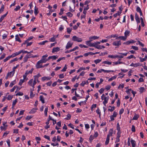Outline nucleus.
Instances as JSON below:
<instances>
[{"mask_svg": "<svg viewBox=\"0 0 147 147\" xmlns=\"http://www.w3.org/2000/svg\"><path fill=\"white\" fill-rule=\"evenodd\" d=\"M109 97L108 96V97H106L104 94H102V95L101 96L102 100H104L103 102V103L105 106H106V104L108 102Z\"/></svg>", "mask_w": 147, "mask_h": 147, "instance_id": "obj_1", "label": "nucleus"}, {"mask_svg": "<svg viewBox=\"0 0 147 147\" xmlns=\"http://www.w3.org/2000/svg\"><path fill=\"white\" fill-rule=\"evenodd\" d=\"M72 40L73 41H74L79 42H81L82 40V39L81 38H79L76 36H73L72 37Z\"/></svg>", "mask_w": 147, "mask_h": 147, "instance_id": "obj_2", "label": "nucleus"}, {"mask_svg": "<svg viewBox=\"0 0 147 147\" xmlns=\"http://www.w3.org/2000/svg\"><path fill=\"white\" fill-rule=\"evenodd\" d=\"M112 44L114 46L119 47L121 45V41L120 40L119 41H115L113 42Z\"/></svg>", "mask_w": 147, "mask_h": 147, "instance_id": "obj_3", "label": "nucleus"}, {"mask_svg": "<svg viewBox=\"0 0 147 147\" xmlns=\"http://www.w3.org/2000/svg\"><path fill=\"white\" fill-rule=\"evenodd\" d=\"M92 41V40H90L89 41H86V43L87 45L90 47H93V46H94V45H93V43L91 42Z\"/></svg>", "mask_w": 147, "mask_h": 147, "instance_id": "obj_4", "label": "nucleus"}, {"mask_svg": "<svg viewBox=\"0 0 147 147\" xmlns=\"http://www.w3.org/2000/svg\"><path fill=\"white\" fill-rule=\"evenodd\" d=\"M73 45V43H71L70 42H68L66 46V48L67 49H68L69 48H71Z\"/></svg>", "mask_w": 147, "mask_h": 147, "instance_id": "obj_5", "label": "nucleus"}, {"mask_svg": "<svg viewBox=\"0 0 147 147\" xmlns=\"http://www.w3.org/2000/svg\"><path fill=\"white\" fill-rule=\"evenodd\" d=\"M135 42L133 40H128L126 42L123 43L124 44H126L127 45H129L130 43H134Z\"/></svg>", "mask_w": 147, "mask_h": 147, "instance_id": "obj_6", "label": "nucleus"}, {"mask_svg": "<svg viewBox=\"0 0 147 147\" xmlns=\"http://www.w3.org/2000/svg\"><path fill=\"white\" fill-rule=\"evenodd\" d=\"M113 132V128L111 129L109 131V134L107 136H109L110 138V136H112Z\"/></svg>", "mask_w": 147, "mask_h": 147, "instance_id": "obj_7", "label": "nucleus"}, {"mask_svg": "<svg viewBox=\"0 0 147 147\" xmlns=\"http://www.w3.org/2000/svg\"><path fill=\"white\" fill-rule=\"evenodd\" d=\"M14 73L15 72L13 70L12 71L8 73L7 76H9L10 77H11L14 75Z\"/></svg>", "mask_w": 147, "mask_h": 147, "instance_id": "obj_8", "label": "nucleus"}, {"mask_svg": "<svg viewBox=\"0 0 147 147\" xmlns=\"http://www.w3.org/2000/svg\"><path fill=\"white\" fill-rule=\"evenodd\" d=\"M60 50V48L58 47L54 48L52 49V53L57 52Z\"/></svg>", "mask_w": 147, "mask_h": 147, "instance_id": "obj_9", "label": "nucleus"}, {"mask_svg": "<svg viewBox=\"0 0 147 147\" xmlns=\"http://www.w3.org/2000/svg\"><path fill=\"white\" fill-rule=\"evenodd\" d=\"M116 39H120L122 40H125L126 39V37H125L124 36H121L117 37L116 38Z\"/></svg>", "mask_w": 147, "mask_h": 147, "instance_id": "obj_10", "label": "nucleus"}, {"mask_svg": "<svg viewBox=\"0 0 147 147\" xmlns=\"http://www.w3.org/2000/svg\"><path fill=\"white\" fill-rule=\"evenodd\" d=\"M34 91L33 88H31L30 89V96L31 98H33L34 96V94H33V91Z\"/></svg>", "mask_w": 147, "mask_h": 147, "instance_id": "obj_11", "label": "nucleus"}, {"mask_svg": "<svg viewBox=\"0 0 147 147\" xmlns=\"http://www.w3.org/2000/svg\"><path fill=\"white\" fill-rule=\"evenodd\" d=\"M51 78V77H44L42 78L41 80L42 81H44L45 80H49Z\"/></svg>", "mask_w": 147, "mask_h": 147, "instance_id": "obj_12", "label": "nucleus"}, {"mask_svg": "<svg viewBox=\"0 0 147 147\" xmlns=\"http://www.w3.org/2000/svg\"><path fill=\"white\" fill-rule=\"evenodd\" d=\"M140 65L141 64L139 63H132L130 65L131 66H133L134 67H137L138 66H140Z\"/></svg>", "mask_w": 147, "mask_h": 147, "instance_id": "obj_13", "label": "nucleus"}, {"mask_svg": "<svg viewBox=\"0 0 147 147\" xmlns=\"http://www.w3.org/2000/svg\"><path fill=\"white\" fill-rule=\"evenodd\" d=\"M135 19L137 23L138 24L140 22V18L136 13L135 14Z\"/></svg>", "mask_w": 147, "mask_h": 147, "instance_id": "obj_14", "label": "nucleus"}, {"mask_svg": "<svg viewBox=\"0 0 147 147\" xmlns=\"http://www.w3.org/2000/svg\"><path fill=\"white\" fill-rule=\"evenodd\" d=\"M38 61L37 62L36 65V68L37 69L43 67L41 64V63H38Z\"/></svg>", "mask_w": 147, "mask_h": 147, "instance_id": "obj_15", "label": "nucleus"}, {"mask_svg": "<svg viewBox=\"0 0 147 147\" xmlns=\"http://www.w3.org/2000/svg\"><path fill=\"white\" fill-rule=\"evenodd\" d=\"M49 60H48L47 59H41V60H40L38 61V63H46L47 61Z\"/></svg>", "mask_w": 147, "mask_h": 147, "instance_id": "obj_16", "label": "nucleus"}, {"mask_svg": "<svg viewBox=\"0 0 147 147\" xmlns=\"http://www.w3.org/2000/svg\"><path fill=\"white\" fill-rule=\"evenodd\" d=\"M57 57H57L55 55H53V56H49L48 58V60H49L51 59H53L54 60H55L57 58Z\"/></svg>", "mask_w": 147, "mask_h": 147, "instance_id": "obj_17", "label": "nucleus"}, {"mask_svg": "<svg viewBox=\"0 0 147 147\" xmlns=\"http://www.w3.org/2000/svg\"><path fill=\"white\" fill-rule=\"evenodd\" d=\"M8 13V12H7L5 14L2 16L0 18V23L1 22L2 20H3L4 18L6 16Z\"/></svg>", "mask_w": 147, "mask_h": 147, "instance_id": "obj_18", "label": "nucleus"}, {"mask_svg": "<svg viewBox=\"0 0 147 147\" xmlns=\"http://www.w3.org/2000/svg\"><path fill=\"white\" fill-rule=\"evenodd\" d=\"M139 58L140 59V62H142L146 60V59H147V56L146 55L144 58H143L140 57Z\"/></svg>", "mask_w": 147, "mask_h": 147, "instance_id": "obj_19", "label": "nucleus"}, {"mask_svg": "<svg viewBox=\"0 0 147 147\" xmlns=\"http://www.w3.org/2000/svg\"><path fill=\"white\" fill-rule=\"evenodd\" d=\"M38 13V9L37 7H36V6H35L34 9V13H35V15H37V14Z\"/></svg>", "mask_w": 147, "mask_h": 147, "instance_id": "obj_20", "label": "nucleus"}, {"mask_svg": "<svg viewBox=\"0 0 147 147\" xmlns=\"http://www.w3.org/2000/svg\"><path fill=\"white\" fill-rule=\"evenodd\" d=\"M99 37L96 36H92L90 37L89 38V40H96Z\"/></svg>", "mask_w": 147, "mask_h": 147, "instance_id": "obj_21", "label": "nucleus"}, {"mask_svg": "<svg viewBox=\"0 0 147 147\" xmlns=\"http://www.w3.org/2000/svg\"><path fill=\"white\" fill-rule=\"evenodd\" d=\"M37 109V108H33L29 112L30 114H33L36 112V110Z\"/></svg>", "mask_w": 147, "mask_h": 147, "instance_id": "obj_22", "label": "nucleus"}, {"mask_svg": "<svg viewBox=\"0 0 147 147\" xmlns=\"http://www.w3.org/2000/svg\"><path fill=\"white\" fill-rule=\"evenodd\" d=\"M139 89L140 90V92L141 93H142L145 91V88L144 87H140Z\"/></svg>", "mask_w": 147, "mask_h": 147, "instance_id": "obj_23", "label": "nucleus"}, {"mask_svg": "<svg viewBox=\"0 0 147 147\" xmlns=\"http://www.w3.org/2000/svg\"><path fill=\"white\" fill-rule=\"evenodd\" d=\"M131 143L132 144V147H135L136 146V142L135 141L133 140H131Z\"/></svg>", "mask_w": 147, "mask_h": 147, "instance_id": "obj_24", "label": "nucleus"}, {"mask_svg": "<svg viewBox=\"0 0 147 147\" xmlns=\"http://www.w3.org/2000/svg\"><path fill=\"white\" fill-rule=\"evenodd\" d=\"M15 39L16 40V41H18L19 42H21V40L20 39V38L18 37V34H17L15 36Z\"/></svg>", "mask_w": 147, "mask_h": 147, "instance_id": "obj_25", "label": "nucleus"}, {"mask_svg": "<svg viewBox=\"0 0 147 147\" xmlns=\"http://www.w3.org/2000/svg\"><path fill=\"white\" fill-rule=\"evenodd\" d=\"M40 100L41 101L42 103H45L44 98L43 96H40Z\"/></svg>", "mask_w": 147, "mask_h": 147, "instance_id": "obj_26", "label": "nucleus"}, {"mask_svg": "<svg viewBox=\"0 0 147 147\" xmlns=\"http://www.w3.org/2000/svg\"><path fill=\"white\" fill-rule=\"evenodd\" d=\"M139 117V115L137 114H136L133 117L132 120H137Z\"/></svg>", "mask_w": 147, "mask_h": 147, "instance_id": "obj_27", "label": "nucleus"}, {"mask_svg": "<svg viewBox=\"0 0 147 147\" xmlns=\"http://www.w3.org/2000/svg\"><path fill=\"white\" fill-rule=\"evenodd\" d=\"M33 82V79H31L30 80V81L28 82V84L30 86L32 87V85Z\"/></svg>", "mask_w": 147, "mask_h": 147, "instance_id": "obj_28", "label": "nucleus"}, {"mask_svg": "<svg viewBox=\"0 0 147 147\" xmlns=\"http://www.w3.org/2000/svg\"><path fill=\"white\" fill-rule=\"evenodd\" d=\"M129 31L128 30H126L125 32L124 33V34H125V37H126V38H127V36L128 35H129Z\"/></svg>", "mask_w": 147, "mask_h": 147, "instance_id": "obj_29", "label": "nucleus"}, {"mask_svg": "<svg viewBox=\"0 0 147 147\" xmlns=\"http://www.w3.org/2000/svg\"><path fill=\"white\" fill-rule=\"evenodd\" d=\"M110 138L109 137V136H107L106 139V141L105 142V145H107L109 142V141Z\"/></svg>", "mask_w": 147, "mask_h": 147, "instance_id": "obj_30", "label": "nucleus"}, {"mask_svg": "<svg viewBox=\"0 0 147 147\" xmlns=\"http://www.w3.org/2000/svg\"><path fill=\"white\" fill-rule=\"evenodd\" d=\"M41 76L39 73L37 74L36 75L34 76V79L36 80V79H38V78L40 77Z\"/></svg>", "mask_w": 147, "mask_h": 147, "instance_id": "obj_31", "label": "nucleus"}, {"mask_svg": "<svg viewBox=\"0 0 147 147\" xmlns=\"http://www.w3.org/2000/svg\"><path fill=\"white\" fill-rule=\"evenodd\" d=\"M109 107H111V109H108V111H110L111 112H112L115 109V107H111L110 106H109Z\"/></svg>", "mask_w": 147, "mask_h": 147, "instance_id": "obj_32", "label": "nucleus"}, {"mask_svg": "<svg viewBox=\"0 0 147 147\" xmlns=\"http://www.w3.org/2000/svg\"><path fill=\"white\" fill-rule=\"evenodd\" d=\"M16 84V81L14 80L12 81L10 84L9 86L11 87L13 86Z\"/></svg>", "mask_w": 147, "mask_h": 147, "instance_id": "obj_33", "label": "nucleus"}, {"mask_svg": "<svg viewBox=\"0 0 147 147\" xmlns=\"http://www.w3.org/2000/svg\"><path fill=\"white\" fill-rule=\"evenodd\" d=\"M18 102V100L17 99H16V100H13V103H12V107H13L16 103Z\"/></svg>", "mask_w": 147, "mask_h": 147, "instance_id": "obj_34", "label": "nucleus"}, {"mask_svg": "<svg viewBox=\"0 0 147 147\" xmlns=\"http://www.w3.org/2000/svg\"><path fill=\"white\" fill-rule=\"evenodd\" d=\"M48 109V107H46L45 109L44 112H45V115L46 116H47V115Z\"/></svg>", "mask_w": 147, "mask_h": 147, "instance_id": "obj_35", "label": "nucleus"}, {"mask_svg": "<svg viewBox=\"0 0 147 147\" xmlns=\"http://www.w3.org/2000/svg\"><path fill=\"white\" fill-rule=\"evenodd\" d=\"M97 105L96 104H93L91 106V109L92 111H93V108H95L96 107Z\"/></svg>", "mask_w": 147, "mask_h": 147, "instance_id": "obj_36", "label": "nucleus"}, {"mask_svg": "<svg viewBox=\"0 0 147 147\" xmlns=\"http://www.w3.org/2000/svg\"><path fill=\"white\" fill-rule=\"evenodd\" d=\"M116 77H117L116 76H114L112 77L111 78H109L108 80V81H112L113 80L116 79Z\"/></svg>", "mask_w": 147, "mask_h": 147, "instance_id": "obj_37", "label": "nucleus"}, {"mask_svg": "<svg viewBox=\"0 0 147 147\" xmlns=\"http://www.w3.org/2000/svg\"><path fill=\"white\" fill-rule=\"evenodd\" d=\"M33 84L32 85V88L34 89V86L36 83V80L34 79V81H33Z\"/></svg>", "mask_w": 147, "mask_h": 147, "instance_id": "obj_38", "label": "nucleus"}, {"mask_svg": "<svg viewBox=\"0 0 147 147\" xmlns=\"http://www.w3.org/2000/svg\"><path fill=\"white\" fill-rule=\"evenodd\" d=\"M96 112L99 115V116L100 117V110L98 108L97 110L96 111Z\"/></svg>", "mask_w": 147, "mask_h": 147, "instance_id": "obj_39", "label": "nucleus"}, {"mask_svg": "<svg viewBox=\"0 0 147 147\" xmlns=\"http://www.w3.org/2000/svg\"><path fill=\"white\" fill-rule=\"evenodd\" d=\"M28 58H29L28 57L27 55H26L24 58V63L26 62L28 60Z\"/></svg>", "mask_w": 147, "mask_h": 147, "instance_id": "obj_40", "label": "nucleus"}, {"mask_svg": "<svg viewBox=\"0 0 147 147\" xmlns=\"http://www.w3.org/2000/svg\"><path fill=\"white\" fill-rule=\"evenodd\" d=\"M103 63L105 64H107L108 65H111L112 63L111 62H109L107 61H104L103 62Z\"/></svg>", "mask_w": 147, "mask_h": 147, "instance_id": "obj_41", "label": "nucleus"}, {"mask_svg": "<svg viewBox=\"0 0 147 147\" xmlns=\"http://www.w3.org/2000/svg\"><path fill=\"white\" fill-rule=\"evenodd\" d=\"M48 42L47 40H45L44 41H43L42 42H41L38 43L39 45H44L45 44L46 42Z\"/></svg>", "mask_w": 147, "mask_h": 147, "instance_id": "obj_42", "label": "nucleus"}, {"mask_svg": "<svg viewBox=\"0 0 147 147\" xmlns=\"http://www.w3.org/2000/svg\"><path fill=\"white\" fill-rule=\"evenodd\" d=\"M25 82V80H24L20 79V82L19 83V84L21 86L22 84Z\"/></svg>", "mask_w": 147, "mask_h": 147, "instance_id": "obj_43", "label": "nucleus"}, {"mask_svg": "<svg viewBox=\"0 0 147 147\" xmlns=\"http://www.w3.org/2000/svg\"><path fill=\"white\" fill-rule=\"evenodd\" d=\"M23 95V92H18L16 94V96H22Z\"/></svg>", "mask_w": 147, "mask_h": 147, "instance_id": "obj_44", "label": "nucleus"}, {"mask_svg": "<svg viewBox=\"0 0 147 147\" xmlns=\"http://www.w3.org/2000/svg\"><path fill=\"white\" fill-rule=\"evenodd\" d=\"M67 117L65 118V119L69 120L71 118V116L69 114H68L67 115Z\"/></svg>", "mask_w": 147, "mask_h": 147, "instance_id": "obj_45", "label": "nucleus"}, {"mask_svg": "<svg viewBox=\"0 0 147 147\" xmlns=\"http://www.w3.org/2000/svg\"><path fill=\"white\" fill-rule=\"evenodd\" d=\"M101 59H97L96 60H95L94 61V63L96 64H97L98 63H99L101 61Z\"/></svg>", "mask_w": 147, "mask_h": 147, "instance_id": "obj_46", "label": "nucleus"}, {"mask_svg": "<svg viewBox=\"0 0 147 147\" xmlns=\"http://www.w3.org/2000/svg\"><path fill=\"white\" fill-rule=\"evenodd\" d=\"M10 56H9L7 57L5 59H4L3 60L4 62H5L6 61H7V60H8L9 59L11 58Z\"/></svg>", "mask_w": 147, "mask_h": 147, "instance_id": "obj_47", "label": "nucleus"}, {"mask_svg": "<svg viewBox=\"0 0 147 147\" xmlns=\"http://www.w3.org/2000/svg\"><path fill=\"white\" fill-rule=\"evenodd\" d=\"M18 59L17 58H15L11 60L10 61L9 63H12L14 61H17L18 60Z\"/></svg>", "mask_w": 147, "mask_h": 147, "instance_id": "obj_48", "label": "nucleus"}, {"mask_svg": "<svg viewBox=\"0 0 147 147\" xmlns=\"http://www.w3.org/2000/svg\"><path fill=\"white\" fill-rule=\"evenodd\" d=\"M67 32L69 33V34H70L71 32V31H72V29L71 28H67Z\"/></svg>", "mask_w": 147, "mask_h": 147, "instance_id": "obj_49", "label": "nucleus"}, {"mask_svg": "<svg viewBox=\"0 0 147 147\" xmlns=\"http://www.w3.org/2000/svg\"><path fill=\"white\" fill-rule=\"evenodd\" d=\"M121 13V12L118 11L117 13L113 15V16L115 18L117 16L120 15Z\"/></svg>", "mask_w": 147, "mask_h": 147, "instance_id": "obj_50", "label": "nucleus"}, {"mask_svg": "<svg viewBox=\"0 0 147 147\" xmlns=\"http://www.w3.org/2000/svg\"><path fill=\"white\" fill-rule=\"evenodd\" d=\"M127 59H131L132 58H134L135 59L136 58V57H135L134 56V55H131L130 56H129L127 57Z\"/></svg>", "mask_w": 147, "mask_h": 147, "instance_id": "obj_51", "label": "nucleus"}, {"mask_svg": "<svg viewBox=\"0 0 147 147\" xmlns=\"http://www.w3.org/2000/svg\"><path fill=\"white\" fill-rule=\"evenodd\" d=\"M79 46L81 48H82L83 47H84L85 48H87L88 47L82 44L79 45Z\"/></svg>", "mask_w": 147, "mask_h": 147, "instance_id": "obj_52", "label": "nucleus"}, {"mask_svg": "<svg viewBox=\"0 0 147 147\" xmlns=\"http://www.w3.org/2000/svg\"><path fill=\"white\" fill-rule=\"evenodd\" d=\"M13 98V96L11 95H9L7 98V99L8 100H11Z\"/></svg>", "mask_w": 147, "mask_h": 147, "instance_id": "obj_53", "label": "nucleus"}, {"mask_svg": "<svg viewBox=\"0 0 147 147\" xmlns=\"http://www.w3.org/2000/svg\"><path fill=\"white\" fill-rule=\"evenodd\" d=\"M66 14L67 15V16L69 17H72L73 16V14L70 12H68L66 13Z\"/></svg>", "mask_w": 147, "mask_h": 147, "instance_id": "obj_54", "label": "nucleus"}, {"mask_svg": "<svg viewBox=\"0 0 147 147\" xmlns=\"http://www.w3.org/2000/svg\"><path fill=\"white\" fill-rule=\"evenodd\" d=\"M17 55H18L17 53L16 52L10 55V56L11 57H13Z\"/></svg>", "mask_w": 147, "mask_h": 147, "instance_id": "obj_55", "label": "nucleus"}, {"mask_svg": "<svg viewBox=\"0 0 147 147\" xmlns=\"http://www.w3.org/2000/svg\"><path fill=\"white\" fill-rule=\"evenodd\" d=\"M131 131L132 132H134L136 131L134 125H132L131 127Z\"/></svg>", "mask_w": 147, "mask_h": 147, "instance_id": "obj_56", "label": "nucleus"}, {"mask_svg": "<svg viewBox=\"0 0 147 147\" xmlns=\"http://www.w3.org/2000/svg\"><path fill=\"white\" fill-rule=\"evenodd\" d=\"M20 8V6L18 5L16 7V8L14 9V10L16 11H18L19 9Z\"/></svg>", "mask_w": 147, "mask_h": 147, "instance_id": "obj_57", "label": "nucleus"}, {"mask_svg": "<svg viewBox=\"0 0 147 147\" xmlns=\"http://www.w3.org/2000/svg\"><path fill=\"white\" fill-rule=\"evenodd\" d=\"M136 11L139 13L142 11L140 8L138 6L136 8Z\"/></svg>", "mask_w": 147, "mask_h": 147, "instance_id": "obj_58", "label": "nucleus"}, {"mask_svg": "<svg viewBox=\"0 0 147 147\" xmlns=\"http://www.w3.org/2000/svg\"><path fill=\"white\" fill-rule=\"evenodd\" d=\"M121 131H118L117 133V136L116 137L120 138L121 136Z\"/></svg>", "mask_w": 147, "mask_h": 147, "instance_id": "obj_59", "label": "nucleus"}, {"mask_svg": "<svg viewBox=\"0 0 147 147\" xmlns=\"http://www.w3.org/2000/svg\"><path fill=\"white\" fill-rule=\"evenodd\" d=\"M6 55V54L5 53H3V55H2L0 57V60L4 58L5 56Z\"/></svg>", "mask_w": 147, "mask_h": 147, "instance_id": "obj_60", "label": "nucleus"}, {"mask_svg": "<svg viewBox=\"0 0 147 147\" xmlns=\"http://www.w3.org/2000/svg\"><path fill=\"white\" fill-rule=\"evenodd\" d=\"M104 90L103 88H102L99 90V92L100 94H102Z\"/></svg>", "mask_w": 147, "mask_h": 147, "instance_id": "obj_61", "label": "nucleus"}, {"mask_svg": "<svg viewBox=\"0 0 147 147\" xmlns=\"http://www.w3.org/2000/svg\"><path fill=\"white\" fill-rule=\"evenodd\" d=\"M4 10V6L3 5H2L1 7V8L0 9V13H1Z\"/></svg>", "mask_w": 147, "mask_h": 147, "instance_id": "obj_62", "label": "nucleus"}, {"mask_svg": "<svg viewBox=\"0 0 147 147\" xmlns=\"http://www.w3.org/2000/svg\"><path fill=\"white\" fill-rule=\"evenodd\" d=\"M131 48L135 50H138V47L135 46H132Z\"/></svg>", "mask_w": 147, "mask_h": 147, "instance_id": "obj_63", "label": "nucleus"}, {"mask_svg": "<svg viewBox=\"0 0 147 147\" xmlns=\"http://www.w3.org/2000/svg\"><path fill=\"white\" fill-rule=\"evenodd\" d=\"M64 11V9H63L61 8L60 9V11L59 13V15H62L63 13V12Z\"/></svg>", "mask_w": 147, "mask_h": 147, "instance_id": "obj_64", "label": "nucleus"}]
</instances>
